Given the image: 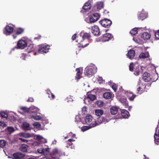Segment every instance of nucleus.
<instances>
[{"instance_id":"nucleus-58","label":"nucleus","mask_w":159,"mask_h":159,"mask_svg":"<svg viewBox=\"0 0 159 159\" xmlns=\"http://www.w3.org/2000/svg\"><path fill=\"white\" fill-rule=\"evenodd\" d=\"M16 35H17L16 34V33L15 34H13V38L14 39H15L16 37Z\"/></svg>"},{"instance_id":"nucleus-50","label":"nucleus","mask_w":159,"mask_h":159,"mask_svg":"<svg viewBox=\"0 0 159 159\" xmlns=\"http://www.w3.org/2000/svg\"><path fill=\"white\" fill-rule=\"evenodd\" d=\"M37 151L40 153H42L43 152V149L42 148H40L37 150Z\"/></svg>"},{"instance_id":"nucleus-17","label":"nucleus","mask_w":159,"mask_h":159,"mask_svg":"<svg viewBox=\"0 0 159 159\" xmlns=\"http://www.w3.org/2000/svg\"><path fill=\"white\" fill-rule=\"evenodd\" d=\"M135 52L134 50L130 49L129 51L127 53L128 58L130 59H132L134 58L135 56Z\"/></svg>"},{"instance_id":"nucleus-2","label":"nucleus","mask_w":159,"mask_h":159,"mask_svg":"<svg viewBox=\"0 0 159 159\" xmlns=\"http://www.w3.org/2000/svg\"><path fill=\"white\" fill-rule=\"evenodd\" d=\"M85 124L90 125V126L95 127L99 125L90 115H87L84 118Z\"/></svg>"},{"instance_id":"nucleus-38","label":"nucleus","mask_w":159,"mask_h":159,"mask_svg":"<svg viewBox=\"0 0 159 159\" xmlns=\"http://www.w3.org/2000/svg\"><path fill=\"white\" fill-rule=\"evenodd\" d=\"M75 140L71 139H70L68 140L67 141H66V143L67 144L69 145V146H72L73 144L72 142L75 141Z\"/></svg>"},{"instance_id":"nucleus-22","label":"nucleus","mask_w":159,"mask_h":159,"mask_svg":"<svg viewBox=\"0 0 159 159\" xmlns=\"http://www.w3.org/2000/svg\"><path fill=\"white\" fill-rule=\"evenodd\" d=\"M110 111L111 114L115 115L118 112V109L116 107H112L110 109Z\"/></svg>"},{"instance_id":"nucleus-30","label":"nucleus","mask_w":159,"mask_h":159,"mask_svg":"<svg viewBox=\"0 0 159 159\" xmlns=\"http://www.w3.org/2000/svg\"><path fill=\"white\" fill-rule=\"evenodd\" d=\"M138 29L136 28H135L132 29L130 32V33L132 35H135L137 33Z\"/></svg>"},{"instance_id":"nucleus-32","label":"nucleus","mask_w":159,"mask_h":159,"mask_svg":"<svg viewBox=\"0 0 159 159\" xmlns=\"http://www.w3.org/2000/svg\"><path fill=\"white\" fill-rule=\"evenodd\" d=\"M154 141L155 143H159V134H155L154 135Z\"/></svg>"},{"instance_id":"nucleus-44","label":"nucleus","mask_w":159,"mask_h":159,"mask_svg":"<svg viewBox=\"0 0 159 159\" xmlns=\"http://www.w3.org/2000/svg\"><path fill=\"white\" fill-rule=\"evenodd\" d=\"M0 126H2L4 128L7 126V125L5 124V122H2L0 121Z\"/></svg>"},{"instance_id":"nucleus-47","label":"nucleus","mask_w":159,"mask_h":159,"mask_svg":"<svg viewBox=\"0 0 159 159\" xmlns=\"http://www.w3.org/2000/svg\"><path fill=\"white\" fill-rule=\"evenodd\" d=\"M24 159H35L33 157H29V156H28L25 155V156H24Z\"/></svg>"},{"instance_id":"nucleus-9","label":"nucleus","mask_w":159,"mask_h":159,"mask_svg":"<svg viewBox=\"0 0 159 159\" xmlns=\"http://www.w3.org/2000/svg\"><path fill=\"white\" fill-rule=\"evenodd\" d=\"M100 18V15L98 13L93 14L89 18V21L90 23L96 22Z\"/></svg>"},{"instance_id":"nucleus-46","label":"nucleus","mask_w":159,"mask_h":159,"mask_svg":"<svg viewBox=\"0 0 159 159\" xmlns=\"http://www.w3.org/2000/svg\"><path fill=\"white\" fill-rule=\"evenodd\" d=\"M33 125L34 126L39 127L41 126L40 124L38 122H35L33 124Z\"/></svg>"},{"instance_id":"nucleus-27","label":"nucleus","mask_w":159,"mask_h":159,"mask_svg":"<svg viewBox=\"0 0 159 159\" xmlns=\"http://www.w3.org/2000/svg\"><path fill=\"white\" fill-rule=\"evenodd\" d=\"M35 48L33 44H30L28 47L27 49L28 50V52L30 53L31 52L34 51Z\"/></svg>"},{"instance_id":"nucleus-49","label":"nucleus","mask_w":159,"mask_h":159,"mask_svg":"<svg viewBox=\"0 0 159 159\" xmlns=\"http://www.w3.org/2000/svg\"><path fill=\"white\" fill-rule=\"evenodd\" d=\"M112 88L114 91L116 92L117 89L116 85V84L113 85L112 86Z\"/></svg>"},{"instance_id":"nucleus-41","label":"nucleus","mask_w":159,"mask_h":159,"mask_svg":"<svg viewBox=\"0 0 159 159\" xmlns=\"http://www.w3.org/2000/svg\"><path fill=\"white\" fill-rule=\"evenodd\" d=\"M6 141L4 140H0V145L2 146H4L6 145Z\"/></svg>"},{"instance_id":"nucleus-40","label":"nucleus","mask_w":159,"mask_h":159,"mask_svg":"<svg viewBox=\"0 0 159 159\" xmlns=\"http://www.w3.org/2000/svg\"><path fill=\"white\" fill-rule=\"evenodd\" d=\"M142 88L140 87H138L137 89V91H138V93H139V94H141L143 93L144 91L143 89H142Z\"/></svg>"},{"instance_id":"nucleus-15","label":"nucleus","mask_w":159,"mask_h":159,"mask_svg":"<svg viewBox=\"0 0 159 159\" xmlns=\"http://www.w3.org/2000/svg\"><path fill=\"white\" fill-rule=\"evenodd\" d=\"M96 98V97L95 95L92 94H88L87 98H85L84 100V102H86L87 100H88L89 102V100L93 101Z\"/></svg>"},{"instance_id":"nucleus-24","label":"nucleus","mask_w":159,"mask_h":159,"mask_svg":"<svg viewBox=\"0 0 159 159\" xmlns=\"http://www.w3.org/2000/svg\"><path fill=\"white\" fill-rule=\"evenodd\" d=\"M95 113L96 115L99 116L103 115V111L101 109H96L95 111Z\"/></svg>"},{"instance_id":"nucleus-28","label":"nucleus","mask_w":159,"mask_h":159,"mask_svg":"<svg viewBox=\"0 0 159 159\" xmlns=\"http://www.w3.org/2000/svg\"><path fill=\"white\" fill-rule=\"evenodd\" d=\"M24 31V29L19 28H18L16 30V34L17 35H19L22 34Z\"/></svg>"},{"instance_id":"nucleus-29","label":"nucleus","mask_w":159,"mask_h":159,"mask_svg":"<svg viewBox=\"0 0 159 159\" xmlns=\"http://www.w3.org/2000/svg\"><path fill=\"white\" fill-rule=\"evenodd\" d=\"M97 10L99 11L103 8V3L101 2L98 3L96 6Z\"/></svg>"},{"instance_id":"nucleus-61","label":"nucleus","mask_w":159,"mask_h":159,"mask_svg":"<svg viewBox=\"0 0 159 159\" xmlns=\"http://www.w3.org/2000/svg\"><path fill=\"white\" fill-rule=\"evenodd\" d=\"M46 151H49V148H47L46 149Z\"/></svg>"},{"instance_id":"nucleus-16","label":"nucleus","mask_w":159,"mask_h":159,"mask_svg":"<svg viewBox=\"0 0 159 159\" xmlns=\"http://www.w3.org/2000/svg\"><path fill=\"white\" fill-rule=\"evenodd\" d=\"M121 114L122 118H128L129 115V112L125 109H122L121 110Z\"/></svg>"},{"instance_id":"nucleus-4","label":"nucleus","mask_w":159,"mask_h":159,"mask_svg":"<svg viewBox=\"0 0 159 159\" xmlns=\"http://www.w3.org/2000/svg\"><path fill=\"white\" fill-rule=\"evenodd\" d=\"M113 39L112 35L109 33H107L103 35L100 38L101 41L103 42L108 41Z\"/></svg>"},{"instance_id":"nucleus-34","label":"nucleus","mask_w":159,"mask_h":159,"mask_svg":"<svg viewBox=\"0 0 159 159\" xmlns=\"http://www.w3.org/2000/svg\"><path fill=\"white\" fill-rule=\"evenodd\" d=\"M0 115L2 118H5L7 119L8 117L7 114L4 111H1L0 112Z\"/></svg>"},{"instance_id":"nucleus-45","label":"nucleus","mask_w":159,"mask_h":159,"mask_svg":"<svg viewBox=\"0 0 159 159\" xmlns=\"http://www.w3.org/2000/svg\"><path fill=\"white\" fill-rule=\"evenodd\" d=\"M7 130L10 132H12L14 131V129L13 128L10 127H8L7 128Z\"/></svg>"},{"instance_id":"nucleus-7","label":"nucleus","mask_w":159,"mask_h":159,"mask_svg":"<svg viewBox=\"0 0 159 159\" xmlns=\"http://www.w3.org/2000/svg\"><path fill=\"white\" fill-rule=\"evenodd\" d=\"M108 115V114L106 115L105 114H104L102 116H99L97 119L98 123L101 124L106 122L109 117Z\"/></svg>"},{"instance_id":"nucleus-31","label":"nucleus","mask_w":159,"mask_h":159,"mask_svg":"<svg viewBox=\"0 0 159 159\" xmlns=\"http://www.w3.org/2000/svg\"><path fill=\"white\" fill-rule=\"evenodd\" d=\"M93 127L90 126V125L89 126H84L81 128V130L83 131L84 132Z\"/></svg>"},{"instance_id":"nucleus-6","label":"nucleus","mask_w":159,"mask_h":159,"mask_svg":"<svg viewBox=\"0 0 159 159\" xmlns=\"http://www.w3.org/2000/svg\"><path fill=\"white\" fill-rule=\"evenodd\" d=\"M49 48L50 46L49 45H42L38 49V52L39 53H46L48 52Z\"/></svg>"},{"instance_id":"nucleus-25","label":"nucleus","mask_w":159,"mask_h":159,"mask_svg":"<svg viewBox=\"0 0 159 159\" xmlns=\"http://www.w3.org/2000/svg\"><path fill=\"white\" fill-rule=\"evenodd\" d=\"M29 126V124L26 122H24L22 125V129L24 130H28Z\"/></svg>"},{"instance_id":"nucleus-35","label":"nucleus","mask_w":159,"mask_h":159,"mask_svg":"<svg viewBox=\"0 0 159 159\" xmlns=\"http://www.w3.org/2000/svg\"><path fill=\"white\" fill-rule=\"evenodd\" d=\"M149 55L148 54L145 53H142L140 54L139 57L140 58H147L148 57Z\"/></svg>"},{"instance_id":"nucleus-42","label":"nucleus","mask_w":159,"mask_h":159,"mask_svg":"<svg viewBox=\"0 0 159 159\" xmlns=\"http://www.w3.org/2000/svg\"><path fill=\"white\" fill-rule=\"evenodd\" d=\"M136 97V95L134 94H133L132 96L129 98V99L130 101H133L134 100V98Z\"/></svg>"},{"instance_id":"nucleus-53","label":"nucleus","mask_w":159,"mask_h":159,"mask_svg":"<svg viewBox=\"0 0 159 159\" xmlns=\"http://www.w3.org/2000/svg\"><path fill=\"white\" fill-rule=\"evenodd\" d=\"M139 70H137L134 71V74L136 76H137L139 75Z\"/></svg>"},{"instance_id":"nucleus-26","label":"nucleus","mask_w":159,"mask_h":159,"mask_svg":"<svg viewBox=\"0 0 159 159\" xmlns=\"http://www.w3.org/2000/svg\"><path fill=\"white\" fill-rule=\"evenodd\" d=\"M76 71H77V72L76 73V76L75 77L77 79H79L81 77V75L82 73L80 72V70L79 68L76 69Z\"/></svg>"},{"instance_id":"nucleus-55","label":"nucleus","mask_w":159,"mask_h":159,"mask_svg":"<svg viewBox=\"0 0 159 159\" xmlns=\"http://www.w3.org/2000/svg\"><path fill=\"white\" fill-rule=\"evenodd\" d=\"M77 34H74L72 36V39L73 40H75L76 37H77Z\"/></svg>"},{"instance_id":"nucleus-33","label":"nucleus","mask_w":159,"mask_h":159,"mask_svg":"<svg viewBox=\"0 0 159 159\" xmlns=\"http://www.w3.org/2000/svg\"><path fill=\"white\" fill-rule=\"evenodd\" d=\"M138 18L139 20H142L146 18L145 14L141 13L139 15Z\"/></svg>"},{"instance_id":"nucleus-37","label":"nucleus","mask_w":159,"mask_h":159,"mask_svg":"<svg viewBox=\"0 0 159 159\" xmlns=\"http://www.w3.org/2000/svg\"><path fill=\"white\" fill-rule=\"evenodd\" d=\"M31 117L36 120H39L41 119V117L39 115H33Z\"/></svg>"},{"instance_id":"nucleus-19","label":"nucleus","mask_w":159,"mask_h":159,"mask_svg":"<svg viewBox=\"0 0 159 159\" xmlns=\"http://www.w3.org/2000/svg\"><path fill=\"white\" fill-rule=\"evenodd\" d=\"M91 37V35L90 33H84L82 35V38L83 40L85 39L89 40Z\"/></svg>"},{"instance_id":"nucleus-62","label":"nucleus","mask_w":159,"mask_h":159,"mask_svg":"<svg viewBox=\"0 0 159 159\" xmlns=\"http://www.w3.org/2000/svg\"><path fill=\"white\" fill-rule=\"evenodd\" d=\"M75 134H74L73 135H72V138H74V137H75Z\"/></svg>"},{"instance_id":"nucleus-52","label":"nucleus","mask_w":159,"mask_h":159,"mask_svg":"<svg viewBox=\"0 0 159 159\" xmlns=\"http://www.w3.org/2000/svg\"><path fill=\"white\" fill-rule=\"evenodd\" d=\"M120 101L122 103H125L126 102V99L125 98H121L120 99Z\"/></svg>"},{"instance_id":"nucleus-11","label":"nucleus","mask_w":159,"mask_h":159,"mask_svg":"<svg viewBox=\"0 0 159 159\" xmlns=\"http://www.w3.org/2000/svg\"><path fill=\"white\" fill-rule=\"evenodd\" d=\"M143 79L145 82H149L150 81H153L155 79H152L150 76V74L147 72H146L143 75Z\"/></svg>"},{"instance_id":"nucleus-48","label":"nucleus","mask_w":159,"mask_h":159,"mask_svg":"<svg viewBox=\"0 0 159 159\" xmlns=\"http://www.w3.org/2000/svg\"><path fill=\"white\" fill-rule=\"evenodd\" d=\"M155 36L156 38L159 39V30H158L157 32H155Z\"/></svg>"},{"instance_id":"nucleus-21","label":"nucleus","mask_w":159,"mask_h":159,"mask_svg":"<svg viewBox=\"0 0 159 159\" xmlns=\"http://www.w3.org/2000/svg\"><path fill=\"white\" fill-rule=\"evenodd\" d=\"M150 37V34L148 32H144L142 35V37L145 40L149 39Z\"/></svg>"},{"instance_id":"nucleus-3","label":"nucleus","mask_w":159,"mask_h":159,"mask_svg":"<svg viewBox=\"0 0 159 159\" xmlns=\"http://www.w3.org/2000/svg\"><path fill=\"white\" fill-rule=\"evenodd\" d=\"M84 71L85 75L89 77L92 76L95 72L94 68L92 66L86 67Z\"/></svg>"},{"instance_id":"nucleus-56","label":"nucleus","mask_w":159,"mask_h":159,"mask_svg":"<svg viewBox=\"0 0 159 159\" xmlns=\"http://www.w3.org/2000/svg\"><path fill=\"white\" fill-rule=\"evenodd\" d=\"M49 92L51 94L52 99H53L55 98V95L52 93L50 91H49Z\"/></svg>"},{"instance_id":"nucleus-39","label":"nucleus","mask_w":159,"mask_h":159,"mask_svg":"<svg viewBox=\"0 0 159 159\" xmlns=\"http://www.w3.org/2000/svg\"><path fill=\"white\" fill-rule=\"evenodd\" d=\"M130 71L133 72L134 71V64L133 63H131L129 66Z\"/></svg>"},{"instance_id":"nucleus-63","label":"nucleus","mask_w":159,"mask_h":159,"mask_svg":"<svg viewBox=\"0 0 159 159\" xmlns=\"http://www.w3.org/2000/svg\"><path fill=\"white\" fill-rule=\"evenodd\" d=\"M20 139L22 140V141H25L24 139H22L21 138H20Z\"/></svg>"},{"instance_id":"nucleus-8","label":"nucleus","mask_w":159,"mask_h":159,"mask_svg":"<svg viewBox=\"0 0 159 159\" xmlns=\"http://www.w3.org/2000/svg\"><path fill=\"white\" fill-rule=\"evenodd\" d=\"M27 45V43L26 41L22 39L19 40L17 43L18 48L22 49L25 48Z\"/></svg>"},{"instance_id":"nucleus-51","label":"nucleus","mask_w":159,"mask_h":159,"mask_svg":"<svg viewBox=\"0 0 159 159\" xmlns=\"http://www.w3.org/2000/svg\"><path fill=\"white\" fill-rule=\"evenodd\" d=\"M34 101V99L33 98L31 97L29 98L27 100V102H33Z\"/></svg>"},{"instance_id":"nucleus-57","label":"nucleus","mask_w":159,"mask_h":159,"mask_svg":"<svg viewBox=\"0 0 159 159\" xmlns=\"http://www.w3.org/2000/svg\"><path fill=\"white\" fill-rule=\"evenodd\" d=\"M41 36L40 35H38L37 37H35L34 38V39H40L41 38Z\"/></svg>"},{"instance_id":"nucleus-23","label":"nucleus","mask_w":159,"mask_h":159,"mask_svg":"<svg viewBox=\"0 0 159 159\" xmlns=\"http://www.w3.org/2000/svg\"><path fill=\"white\" fill-rule=\"evenodd\" d=\"M112 96V94L110 92H106L103 94V97L106 99H110L111 98Z\"/></svg>"},{"instance_id":"nucleus-5","label":"nucleus","mask_w":159,"mask_h":159,"mask_svg":"<svg viewBox=\"0 0 159 159\" xmlns=\"http://www.w3.org/2000/svg\"><path fill=\"white\" fill-rule=\"evenodd\" d=\"M100 23L103 27L108 28L110 27L112 24V21L107 19H104L100 21Z\"/></svg>"},{"instance_id":"nucleus-64","label":"nucleus","mask_w":159,"mask_h":159,"mask_svg":"<svg viewBox=\"0 0 159 159\" xmlns=\"http://www.w3.org/2000/svg\"><path fill=\"white\" fill-rule=\"evenodd\" d=\"M108 29L106 30V32H107L108 30Z\"/></svg>"},{"instance_id":"nucleus-12","label":"nucleus","mask_w":159,"mask_h":159,"mask_svg":"<svg viewBox=\"0 0 159 159\" xmlns=\"http://www.w3.org/2000/svg\"><path fill=\"white\" fill-rule=\"evenodd\" d=\"M14 28L13 27L8 25L6 26L3 32L4 34L6 35L11 34L13 32Z\"/></svg>"},{"instance_id":"nucleus-14","label":"nucleus","mask_w":159,"mask_h":159,"mask_svg":"<svg viewBox=\"0 0 159 159\" xmlns=\"http://www.w3.org/2000/svg\"><path fill=\"white\" fill-rule=\"evenodd\" d=\"M92 0H89L82 7L83 9L88 10L90 9L91 7V3Z\"/></svg>"},{"instance_id":"nucleus-10","label":"nucleus","mask_w":159,"mask_h":159,"mask_svg":"<svg viewBox=\"0 0 159 159\" xmlns=\"http://www.w3.org/2000/svg\"><path fill=\"white\" fill-rule=\"evenodd\" d=\"M25 154L19 152L14 153L12 155L13 159H24Z\"/></svg>"},{"instance_id":"nucleus-36","label":"nucleus","mask_w":159,"mask_h":159,"mask_svg":"<svg viewBox=\"0 0 159 159\" xmlns=\"http://www.w3.org/2000/svg\"><path fill=\"white\" fill-rule=\"evenodd\" d=\"M20 109L24 112H28L29 111V109L26 107H21Z\"/></svg>"},{"instance_id":"nucleus-18","label":"nucleus","mask_w":159,"mask_h":159,"mask_svg":"<svg viewBox=\"0 0 159 159\" xmlns=\"http://www.w3.org/2000/svg\"><path fill=\"white\" fill-rule=\"evenodd\" d=\"M36 139L38 140L40 143H45L47 142V140L41 136L38 135L36 136Z\"/></svg>"},{"instance_id":"nucleus-20","label":"nucleus","mask_w":159,"mask_h":159,"mask_svg":"<svg viewBox=\"0 0 159 159\" xmlns=\"http://www.w3.org/2000/svg\"><path fill=\"white\" fill-rule=\"evenodd\" d=\"M28 146L25 144H22L21 145L20 148V150L23 152H27V149Z\"/></svg>"},{"instance_id":"nucleus-1","label":"nucleus","mask_w":159,"mask_h":159,"mask_svg":"<svg viewBox=\"0 0 159 159\" xmlns=\"http://www.w3.org/2000/svg\"><path fill=\"white\" fill-rule=\"evenodd\" d=\"M50 154V157L47 159H61V157L65 155L63 150L57 148L53 149Z\"/></svg>"},{"instance_id":"nucleus-59","label":"nucleus","mask_w":159,"mask_h":159,"mask_svg":"<svg viewBox=\"0 0 159 159\" xmlns=\"http://www.w3.org/2000/svg\"><path fill=\"white\" fill-rule=\"evenodd\" d=\"M89 44V43H87L85 45H84V46H83V45H82V47L84 48V47L87 46Z\"/></svg>"},{"instance_id":"nucleus-54","label":"nucleus","mask_w":159,"mask_h":159,"mask_svg":"<svg viewBox=\"0 0 159 159\" xmlns=\"http://www.w3.org/2000/svg\"><path fill=\"white\" fill-rule=\"evenodd\" d=\"M20 58L23 60H25V56L24 53H22L21 55L20 56Z\"/></svg>"},{"instance_id":"nucleus-13","label":"nucleus","mask_w":159,"mask_h":159,"mask_svg":"<svg viewBox=\"0 0 159 159\" xmlns=\"http://www.w3.org/2000/svg\"><path fill=\"white\" fill-rule=\"evenodd\" d=\"M92 32L94 35L97 36L101 34L99 27L97 25L92 27Z\"/></svg>"},{"instance_id":"nucleus-43","label":"nucleus","mask_w":159,"mask_h":159,"mask_svg":"<svg viewBox=\"0 0 159 159\" xmlns=\"http://www.w3.org/2000/svg\"><path fill=\"white\" fill-rule=\"evenodd\" d=\"M22 135L24 137L29 138L30 136V134H26L23 133L22 134Z\"/></svg>"},{"instance_id":"nucleus-60","label":"nucleus","mask_w":159,"mask_h":159,"mask_svg":"<svg viewBox=\"0 0 159 159\" xmlns=\"http://www.w3.org/2000/svg\"><path fill=\"white\" fill-rule=\"evenodd\" d=\"M49 91H50V90H48L47 91V93H48V94H49L50 93L49 92Z\"/></svg>"}]
</instances>
